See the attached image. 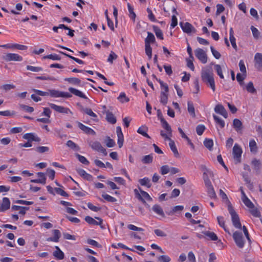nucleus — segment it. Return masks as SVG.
I'll return each instance as SVG.
<instances>
[{
    "label": "nucleus",
    "mask_w": 262,
    "mask_h": 262,
    "mask_svg": "<svg viewBox=\"0 0 262 262\" xmlns=\"http://www.w3.org/2000/svg\"><path fill=\"white\" fill-rule=\"evenodd\" d=\"M161 91L163 92L164 94H168V86L166 83H160Z\"/></svg>",
    "instance_id": "obj_62"
},
{
    "label": "nucleus",
    "mask_w": 262,
    "mask_h": 262,
    "mask_svg": "<svg viewBox=\"0 0 262 262\" xmlns=\"http://www.w3.org/2000/svg\"><path fill=\"white\" fill-rule=\"evenodd\" d=\"M255 66L258 70L262 69V54L257 53L254 56Z\"/></svg>",
    "instance_id": "obj_15"
},
{
    "label": "nucleus",
    "mask_w": 262,
    "mask_h": 262,
    "mask_svg": "<svg viewBox=\"0 0 262 262\" xmlns=\"http://www.w3.org/2000/svg\"><path fill=\"white\" fill-rule=\"evenodd\" d=\"M187 105H188V111L189 113L190 114V115L192 117H195V110L193 106V104L192 102L191 101H188L187 102Z\"/></svg>",
    "instance_id": "obj_37"
},
{
    "label": "nucleus",
    "mask_w": 262,
    "mask_h": 262,
    "mask_svg": "<svg viewBox=\"0 0 262 262\" xmlns=\"http://www.w3.org/2000/svg\"><path fill=\"white\" fill-rule=\"evenodd\" d=\"M147 12L148 13V17L149 19L152 22H155L156 21V19L155 17V15L152 13L151 10L149 8H147Z\"/></svg>",
    "instance_id": "obj_61"
},
{
    "label": "nucleus",
    "mask_w": 262,
    "mask_h": 262,
    "mask_svg": "<svg viewBox=\"0 0 262 262\" xmlns=\"http://www.w3.org/2000/svg\"><path fill=\"white\" fill-rule=\"evenodd\" d=\"M161 124L162 127L166 130L168 135L172 136V129L170 126L164 119H161Z\"/></svg>",
    "instance_id": "obj_27"
},
{
    "label": "nucleus",
    "mask_w": 262,
    "mask_h": 262,
    "mask_svg": "<svg viewBox=\"0 0 262 262\" xmlns=\"http://www.w3.org/2000/svg\"><path fill=\"white\" fill-rule=\"evenodd\" d=\"M102 196L104 199L110 202H115L117 201L115 198L107 194H102Z\"/></svg>",
    "instance_id": "obj_58"
},
{
    "label": "nucleus",
    "mask_w": 262,
    "mask_h": 262,
    "mask_svg": "<svg viewBox=\"0 0 262 262\" xmlns=\"http://www.w3.org/2000/svg\"><path fill=\"white\" fill-rule=\"evenodd\" d=\"M180 26L183 31L187 34L195 33L196 31L195 28L193 27V26L188 22H181L180 23Z\"/></svg>",
    "instance_id": "obj_10"
},
{
    "label": "nucleus",
    "mask_w": 262,
    "mask_h": 262,
    "mask_svg": "<svg viewBox=\"0 0 262 262\" xmlns=\"http://www.w3.org/2000/svg\"><path fill=\"white\" fill-rule=\"evenodd\" d=\"M158 260L161 262H169L171 259L167 255H161L158 257Z\"/></svg>",
    "instance_id": "obj_64"
},
{
    "label": "nucleus",
    "mask_w": 262,
    "mask_h": 262,
    "mask_svg": "<svg viewBox=\"0 0 262 262\" xmlns=\"http://www.w3.org/2000/svg\"><path fill=\"white\" fill-rule=\"evenodd\" d=\"M200 86L198 83H193V84L191 86V91L194 94H197L199 91Z\"/></svg>",
    "instance_id": "obj_60"
},
{
    "label": "nucleus",
    "mask_w": 262,
    "mask_h": 262,
    "mask_svg": "<svg viewBox=\"0 0 262 262\" xmlns=\"http://www.w3.org/2000/svg\"><path fill=\"white\" fill-rule=\"evenodd\" d=\"M252 164L254 169L258 173L259 172V170L261 167V163L259 160L254 159L252 161Z\"/></svg>",
    "instance_id": "obj_34"
},
{
    "label": "nucleus",
    "mask_w": 262,
    "mask_h": 262,
    "mask_svg": "<svg viewBox=\"0 0 262 262\" xmlns=\"http://www.w3.org/2000/svg\"><path fill=\"white\" fill-rule=\"evenodd\" d=\"M204 146L207 148L209 150H211L213 143L211 139H206L204 141Z\"/></svg>",
    "instance_id": "obj_47"
},
{
    "label": "nucleus",
    "mask_w": 262,
    "mask_h": 262,
    "mask_svg": "<svg viewBox=\"0 0 262 262\" xmlns=\"http://www.w3.org/2000/svg\"><path fill=\"white\" fill-rule=\"evenodd\" d=\"M78 126L82 130H83V132H84L86 133L89 134V133L94 132L92 129H91V128H90L89 127L85 126L84 125H83V124H82L80 122H78Z\"/></svg>",
    "instance_id": "obj_42"
},
{
    "label": "nucleus",
    "mask_w": 262,
    "mask_h": 262,
    "mask_svg": "<svg viewBox=\"0 0 262 262\" xmlns=\"http://www.w3.org/2000/svg\"><path fill=\"white\" fill-rule=\"evenodd\" d=\"M206 172H204L203 176H204V180L205 186L206 187L207 189L212 187V185L211 184V182L209 179L208 177L207 176H205L206 175Z\"/></svg>",
    "instance_id": "obj_49"
},
{
    "label": "nucleus",
    "mask_w": 262,
    "mask_h": 262,
    "mask_svg": "<svg viewBox=\"0 0 262 262\" xmlns=\"http://www.w3.org/2000/svg\"><path fill=\"white\" fill-rule=\"evenodd\" d=\"M251 30L252 32L253 37L255 38H258L259 37L260 33H259V31L257 30V29H256L255 27H254L253 26H252L251 27Z\"/></svg>",
    "instance_id": "obj_63"
},
{
    "label": "nucleus",
    "mask_w": 262,
    "mask_h": 262,
    "mask_svg": "<svg viewBox=\"0 0 262 262\" xmlns=\"http://www.w3.org/2000/svg\"><path fill=\"white\" fill-rule=\"evenodd\" d=\"M202 77L204 82H214L213 74L208 69L204 68L202 69Z\"/></svg>",
    "instance_id": "obj_9"
},
{
    "label": "nucleus",
    "mask_w": 262,
    "mask_h": 262,
    "mask_svg": "<svg viewBox=\"0 0 262 262\" xmlns=\"http://www.w3.org/2000/svg\"><path fill=\"white\" fill-rule=\"evenodd\" d=\"M242 201L244 203V204L249 208H252L254 207V204L253 203L248 199V198L245 197L244 199H242Z\"/></svg>",
    "instance_id": "obj_50"
},
{
    "label": "nucleus",
    "mask_w": 262,
    "mask_h": 262,
    "mask_svg": "<svg viewBox=\"0 0 262 262\" xmlns=\"http://www.w3.org/2000/svg\"><path fill=\"white\" fill-rule=\"evenodd\" d=\"M184 209V206L182 205H178L173 207L172 209L167 212L169 215H172L176 212H181Z\"/></svg>",
    "instance_id": "obj_31"
},
{
    "label": "nucleus",
    "mask_w": 262,
    "mask_h": 262,
    "mask_svg": "<svg viewBox=\"0 0 262 262\" xmlns=\"http://www.w3.org/2000/svg\"><path fill=\"white\" fill-rule=\"evenodd\" d=\"M148 130V127L146 126H142L140 127L138 130L137 133L142 135L143 136L146 137L147 138H150L149 135L147 134V132Z\"/></svg>",
    "instance_id": "obj_29"
},
{
    "label": "nucleus",
    "mask_w": 262,
    "mask_h": 262,
    "mask_svg": "<svg viewBox=\"0 0 262 262\" xmlns=\"http://www.w3.org/2000/svg\"><path fill=\"white\" fill-rule=\"evenodd\" d=\"M66 145L75 151H78L80 149L79 147L71 140L68 141L66 143Z\"/></svg>",
    "instance_id": "obj_41"
},
{
    "label": "nucleus",
    "mask_w": 262,
    "mask_h": 262,
    "mask_svg": "<svg viewBox=\"0 0 262 262\" xmlns=\"http://www.w3.org/2000/svg\"><path fill=\"white\" fill-rule=\"evenodd\" d=\"M69 91L70 92V93L72 95V94H73L76 96L79 97H80L81 98H83L84 99H88V97L82 92H81L80 91H79L75 88H74L72 87H70L69 88Z\"/></svg>",
    "instance_id": "obj_18"
},
{
    "label": "nucleus",
    "mask_w": 262,
    "mask_h": 262,
    "mask_svg": "<svg viewBox=\"0 0 262 262\" xmlns=\"http://www.w3.org/2000/svg\"><path fill=\"white\" fill-rule=\"evenodd\" d=\"M238 65L241 72L237 74L236 80L238 82H243L247 76L246 68L243 60L239 61Z\"/></svg>",
    "instance_id": "obj_3"
},
{
    "label": "nucleus",
    "mask_w": 262,
    "mask_h": 262,
    "mask_svg": "<svg viewBox=\"0 0 262 262\" xmlns=\"http://www.w3.org/2000/svg\"><path fill=\"white\" fill-rule=\"evenodd\" d=\"M50 96L52 98H62L68 99L71 98L72 95L69 92L59 91L55 89L49 90Z\"/></svg>",
    "instance_id": "obj_2"
},
{
    "label": "nucleus",
    "mask_w": 262,
    "mask_h": 262,
    "mask_svg": "<svg viewBox=\"0 0 262 262\" xmlns=\"http://www.w3.org/2000/svg\"><path fill=\"white\" fill-rule=\"evenodd\" d=\"M152 156L151 155H148L144 156L142 159V162L144 164H149L152 162Z\"/></svg>",
    "instance_id": "obj_46"
},
{
    "label": "nucleus",
    "mask_w": 262,
    "mask_h": 262,
    "mask_svg": "<svg viewBox=\"0 0 262 262\" xmlns=\"http://www.w3.org/2000/svg\"><path fill=\"white\" fill-rule=\"evenodd\" d=\"M54 236L51 237L47 238V241L48 242H58L59 239L61 236V233L59 230L55 229L52 231Z\"/></svg>",
    "instance_id": "obj_19"
},
{
    "label": "nucleus",
    "mask_w": 262,
    "mask_h": 262,
    "mask_svg": "<svg viewBox=\"0 0 262 262\" xmlns=\"http://www.w3.org/2000/svg\"><path fill=\"white\" fill-rule=\"evenodd\" d=\"M249 209L250 212L254 216H255V217H259L260 216V212L254 206L252 208H250Z\"/></svg>",
    "instance_id": "obj_52"
},
{
    "label": "nucleus",
    "mask_w": 262,
    "mask_h": 262,
    "mask_svg": "<svg viewBox=\"0 0 262 262\" xmlns=\"http://www.w3.org/2000/svg\"><path fill=\"white\" fill-rule=\"evenodd\" d=\"M196 57L203 64L207 62L208 57L206 51L201 48H197L194 50Z\"/></svg>",
    "instance_id": "obj_6"
},
{
    "label": "nucleus",
    "mask_w": 262,
    "mask_h": 262,
    "mask_svg": "<svg viewBox=\"0 0 262 262\" xmlns=\"http://www.w3.org/2000/svg\"><path fill=\"white\" fill-rule=\"evenodd\" d=\"M249 147L251 152L256 153L257 151V144L254 140L251 139L250 140Z\"/></svg>",
    "instance_id": "obj_39"
},
{
    "label": "nucleus",
    "mask_w": 262,
    "mask_h": 262,
    "mask_svg": "<svg viewBox=\"0 0 262 262\" xmlns=\"http://www.w3.org/2000/svg\"><path fill=\"white\" fill-rule=\"evenodd\" d=\"M127 8L129 12V17L132 20H133V21H135L136 15L134 11V8L131 6V5L129 3L127 4Z\"/></svg>",
    "instance_id": "obj_38"
},
{
    "label": "nucleus",
    "mask_w": 262,
    "mask_h": 262,
    "mask_svg": "<svg viewBox=\"0 0 262 262\" xmlns=\"http://www.w3.org/2000/svg\"><path fill=\"white\" fill-rule=\"evenodd\" d=\"M205 129V127L203 125H199L196 127V132L198 135L201 136L203 134Z\"/></svg>",
    "instance_id": "obj_59"
},
{
    "label": "nucleus",
    "mask_w": 262,
    "mask_h": 262,
    "mask_svg": "<svg viewBox=\"0 0 262 262\" xmlns=\"http://www.w3.org/2000/svg\"><path fill=\"white\" fill-rule=\"evenodd\" d=\"M76 157L77 158L78 160L83 164L88 165L89 162L88 160L83 156H81L78 154H76Z\"/></svg>",
    "instance_id": "obj_53"
},
{
    "label": "nucleus",
    "mask_w": 262,
    "mask_h": 262,
    "mask_svg": "<svg viewBox=\"0 0 262 262\" xmlns=\"http://www.w3.org/2000/svg\"><path fill=\"white\" fill-rule=\"evenodd\" d=\"M26 69L28 71L33 72H40L42 71V68L40 67H35L32 66H27Z\"/></svg>",
    "instance_id": "obj_43"
},
{
    "label": "nucleus",
    "mask_w": 262,
    "mask_h": 262,
    "mask_svg": "<svg viewBox=\"0 0 262 262\" xmlns=\"http://www.w3.org/2000/svg\"><path fill=\"white\" fill-rule=\"evenodd\" d=\"M81 110L90 116L93 117L94 120H97V116L95 114L91 108L82 107Z\"/></svg>",
    "instance_id": "obj_33"
},
{
    "label": "nucleus",
    "mask_w": 262,
    "mask_h": 262,
    "mask_svg": "<svg viewBox=\"0 0 262 262\" xmlns=\"http://www.w3.org/2000/svg\"><path fill=\"white\" fill-rule=\"evenodd\" d=\"M207 193L211 199H215L216 197V193L213 189V187L209 188L207 189Z\"/></svg>",
    "instance_id": "obj_57"
},
{
    "label": "nucleus",
    "mask_w": 262,
    "mask_h": 262,
    "mask_svg": "<svg viewBox=\"0 0 262 262\" xmlns=\"http://www.w3.org/2000/svg\"><path fill=\"white\" fill-rule=\"evenodd\" d=\"M154 31L155 34L158 38L161 40L163 39V32L160 29L158 28H155L154 29Z\"/></svg>",
    "instance_id": "obj_55"
},
{
    "label": "nucleus",
    "mask_w": 262,
    "mask_h": 262,
    "mask_svg": "<svg viewBox=\"0 0 262 262\" xmlns=\"http://www.w3.org/2000/svg\"><path fill=\"white\" fill-rule=\"evenodd\" d=\"M228 210L231 216L233 226L236 228L241 229L242 228V225L239 221V216L230 203L228 205Z\"/></svg>",
    "instance_id": "obj_1"
},
{
    "label": "nucleus",
    "mask_w": 262,
    "mask_h": 262,
    "mask_svg": "<svg viewBox=\"0 0 262 262\" xmlns=\"http://www.w3.org/2000/svg\"><path fill=\"white\" fill-rule=\"evenodd\" d=\"M2 59L6 62L10 61H21L23 59V57L16 53H7L3 55L2 57Z\"/></svg>",
    "instance_id": "obj_4"
},
{
    "label": "nucleus",
    "mask_w": 262,
    "mask_h": 262,
    "mask_svg": "<svg viewBox=\"0 0 262 262\" xmlns=\"http://www.w3.org/2000/svg\"><path fill=\"white\" fill-rule=\"evenodd\" d=\"M243 89H246L247 91L250 93H254L256 92V90L253 86V83H248L246 84V83H239Z\"/></svg>",
    "instance_id": "obj_21"
},
{
    "label": "nucleus",
    "mask_w": 262,
    "mask_h": 262,
    "mask_svg": "<svg viewBox=\"0 0 262 262\" xmlns=\"http://www.w3.org/2000/svg\"><path fill=\"white\" fill-rule=\"evenodd\" d=\"M152 210L155 213H156L158 215H159L162 217L165 216V214H164V211L163 210V209L159 205H158V204L154 205L152 207Z\"/></svg>",
    "instance_id": "obj_25"
},
{
    "label": "nucleus",
    "mask_w": 262,
    "mask_h": 262,
    "mask_svg": "<svg viewBox=\"0 0 262 262\" xmlns=\"http://www.w3.org/2000/svg\"><path fill=\"white\" fill-rule=\"evenodd\" d=\"M23 138L24 139L27 140L28 141H35V142H39L40 141V139L36 136L34 133H27L24 135Z\"/></svg>",
    "instance_id": "obj_17"
},
{
    "label": "nucleus",
    "mask_w": 262,
    "mask_h": 262,
    "mask_svg": "<svg viewBox=\"0 0 262 262\" xmlns=\"http://www.w3.org/2000/svg\"><path fill=\"white\" fill-rule=\"evenodd\" d=\"M242 154V148L237 144H235L233 148V155L236 163L241 162Z\"/></svg>",
    "instance_id": "obj_13"
},
{
    "label": "nucleus",
    "mask_w": 262,
    "mask_h": 262,
    "mask_svg": "<svg viewBox=\"0 0 262 262\" xmlns=\"http://www.w3.org/2000/svg\"><path fill=\"white\" fill-rule=\"evenodd\" d=\"M139 182L141 185L146 186L147 188H150L151 186L150 180L147 177L140 179Z\"/></svg>",
    "instance_id": "obj_32"
},
{
    "label": "nucleus",
    "mask_w": 262,
    "mask_h": 262,
    "mask_svg": "<svg viewBox=\"0 0 262 262\" xmlns=\"http://www.w3.org/2000/svg\"><path fill=\"white\" fill-rule=\"evenodd\" d=\"M155 41V37L154 35L150 32H148L147 36L145 40V45H150V43H153Z\"/></svg>",
    "instance_id": "obj_36"
},
{
    "label": "nucleus",
    "mask_w": 262,
    "mask_h": 262,
    "mask_svg": "<svg viewBox=\"0 0 262 262\" xmlns=\"http://www.w3.org/2000/svg\"><path fill=\"white\" fill-rule=\"evenodd\" d=\"M233 126L236 131L238 132L242 129V123L239 119H234L233 121Z\"/></svg>",
    "instance_id": "obj_28"
},
{
    "label": "nucleus",
    "mask_w": 262,
    "mask_h": 262,
    "mask_svg": "<svg viewBox=\"0 0 262 262\" xmlns=\"http://www.w3.org/2000/svg\"><path fill=\"white\" fill-rule=\"evenodd\" d=\"M214 111L216 113L221 114L225 118H227L228 117V113L225 108L222 104L216 105L214 108Z\"/></svg>",
    "instance_id": "obj_20"
},
{
    "label": "nucleus",
    "mask_w": 262,
    "mask_h": 262,
    "mask_svg": "<svg viewBox=\"0 0 262 262\" xmlns=\"http://www.w3.org/2000/svg\"><path fill=\"white\" fill-rule=\"evenodd\" d=\"M205 235L208 237L212 241H216L217 239V236L213 232L210 231H204L202 232Z\"/></svg>",
    "instance_id": "obj_40"
},
{
    "label": "nucleus",
    "mask_w": 262,
    "mask_h": 262,
    "mask_svg": "<svg viewBox=\"0 0 262 262\" xmlns=\"http://www.w3.org/2000/svg\"><path fill=\"white\" fill-rule=\"evenodd\" d=\"M77 171L78 173L84 179L90 181L92 180V176L86 173L84 170L82 169H77Z\"/></svg>",
    "instance_id": "obj_24"
},
{
    "label": "nucleus",
    "mask_w": 262,
    "mask_h": 262,
    "mask_svg": "<svg viewBox=\"0 0 262 262\" xmlns=\"http://www.w3.org/2000/svg\"><path fill=\"white\" fill-rule=\"evenodd\" d=\"M194 60V58L192 57V58L190 57H189L186 59L187 61V67L192 71H194V67L193 65V61Z\"/></svg>",
    "instance_id": "obj_54"
},
{
    "label": "nucleus",
    "mask_w": 262,
    "mask_h": 262,
    "mask_svg": "<svg viewBox=\"0 0 262 262\" xmlns=\"http://www.w3.org/2000/svg\"><path fill=\"white\" fill-rule=\"evenodd\" d=\"M95 219L98 220V222L96 221V220H95L94 219L92 218V217H91L90 216H85V222H86L88 224H89L90 225L101 226L103 223L102 219L100 217H95Z\"/></svg>",
    "instance_id": "obj_14"
},
{
    "label": "nucleus",
    "mask_w": 262,
    "mask_h": 262,
    "mask_svg": "<svg viewBox=\"0 0 262 262\" xmlns=\"http://www.w3.org/2000/svg\"><path fill=\"white\" fill-rule=\"evenodd\" d=\"M118 100L121 103H126L129 101V99L127 97L125 93L121 92L119 96L117 97Z\"/></svg>",
    "instance_id": "obj_35"
},
{
    "label": "nucleus",
    "mask_w": 262,
    "mask_h": 262,
    "mask_svg": "<svg viewBox=\"0 0 262 262\" xmlns=\"http://www.w3.org/2000/svg\"><path fill=\"white\" fill-rule=\"evenodd\" d=\"M169 146L176 157H179V154L177 150L174 142L171 139L169 140Z\"/></svg>",
    "instance_id": "obj_26"
},
{
    "label": "nucleus",
    "mask_w": 262,
    "mask_h": 262,
    "mask_svg": "<svg viewBox=\"0 0 262 262\" xmlns=\"http://www.w3.org/2000/svg\"><path fill=\"white\" fill-rule=\"evenodd\" d=\"M169 171L170 167H169V166L167 165L162 166L160 169V172L163 175L168 173V172H169Z\"/></svg>",
    "instance_id": "obj_56"
},
{
    "label": "nucleus",
    "mask_w": 262,
    "mask_h": 262,
    "mask_svg": "<svg viewBox=\"0 0 262 262\" xmlns=\"http://www.w3.org/2000/svg\"><path fill=\"white\" fill-rule=\"evenodd\" d=\"M89 145L93 150L102 153L104 156L107 155V153L106 149L103 147L100 142L91 141L89 143Z\"/></svg>",
    "instance_id": "obj_7"
},
{
    "label": "nucleus",
    "mask_w": 262,
    "mask_h": 262,
    "mask_svg": "<svg viewBox=\"0 0 262 262\" xmlns=\"http://www.w3.org/2000/svg\"><path fill=\"white\" fill-rule=\"evenodd\" d=\"M38 177L40 179H35V180H31V182L32 183H41L42 184H46V178L45 174L43 172H38L37 173Z\"/></svg>",
    "instance_id": "obj_23"
},
{
    "label": "nucleus",
    "mask_w": 262,
    "mask_h": 262,
    "mask_svg": "<svg viewBox=\"0 0 262 262\" xmlns=\"http://www.w3.org/2000/svg\"><path fill=\"white\" fill-rule=\"evenodd\" d=\"M0 47L5 49H16L19 50H26L28 49L27 46L17 43H7L5 45H0Z\"/></svg>",
    "instance_id": "obj_12"
},
{
    "label": "nucleus",
    "mask_w": 262,
    "mask_h": 262,
    "mask_svg": "<svg viewBox=\"0 0 262 262\" xmlns=\"http://www.w3.org/2000/svg\"><path fill=\"white\" fill-rule=\"evenodd\" d=\"M213 117L215 121L220 125L221 128L224 127L225 125V123L223 120H222L221 118L216 116L215 115H213Z\"/></svg>",
    "instance_id": "obj_48"
},
{
    "label": "nucleus",
    "mask_w": 262,
    "mask_h": 262,
    "mask_svg": "<svg viewBox=\"0 0 262 262\" xmlns=\"http://www.w3.org/2000/svg\"><path fill=\"white\" fill-rule=\"evenodd\" d=\"M56 250L53 253V256L57 259L61 260L64 258V254L58 246H55Z\"/></svg>",
    "instance_id": "obj_22"
},
{
    "label": "nucleus",
    "mask_w": 262,
    "mask_h": 262,
    "mask_svg": "<svg viewBox=\"0 0 262 262\" xmlns=\"http://www.w3.org/2000/svg\"><path fill=\"white\" fill-rule=\"evenodd\" d=\"M233 238L236 245L239 248L244 247L245 243L243 241V235L241 232L238 231L235 232L233 234Z\"/></svg>",
    "instance_id": "obj_11"
},
{
    "label": "nucleus",
    "mask_w": 262,
    "mask_h": 262,
    "mask_svg": "<svg viewBox=\"0 0 262 262\" xmlns=\"http://www.w3.org/2000/svg\"><path fill=\"white\" fill-rule=\"evenodd\" d=\"M43 59H50L53 60H59L61 59V57L59 56V55L56 54H51L50 55L45 56L43 57Z\"/></svg>",
    "instance_id": "obj_45"
},
{
    "label": "nucleus",
    "mask_w": 262,
    "mask_h": 262,
    "mask_svg": "<svg viewBox=\"0 0 262 262\" xmlns=\"http://www.w3.org/2000/svg\"><path fill=\"white\" fill-rule=\"evenodd\" d=\"M145 50L146 55L148 56L149 59H151L152 57V48L150 45L145 44Z\"/></svg>",
    "instance_id": "obj_44"
},
{
    "label": "nucleus",
    "mask_w": 262,
    "mask_h": 262,
    "mask_svg": "<svg viewBox=\"0 0 262 262\" xmlns=\"http://www.w3.org/2000/svg\"><path fill=\"white\" fill-rule=\"evenodd\" d=\"M106 119L108 122L112 124H115L116 122V117L112 113L109 111L106 113Z\"/></svg>",
    "instance_id": "obj_30"
},
{
    "label": "nucleus",
    "mask_w": 262,
    "mask_h": 262,
    "mask_svg": "<svg viewBox=\"0 0 262 262\" xmlns=\"http://www.w3.org/2000/svg\"><path fill=\"white\" fill-rule=\"evenodd\" d=\"M140 191V193L139 192V191L135 189H134V193L135 196L139 200L142 201L143 203H145V201L144 200L146 199L147 201H152V198L150 197V196L149 195V194L141 190L140 188L139 189Z\"/></svg>",
    "instance_id": "obj_5"
},
{
    "label": "nucleus",
    "mask_w": 262,
    "mask_h": 262,
    "mask_svg": "<svg viewBox=\"0 0 262 262\" xmlns=\"http://www.w3.org/2000/svg\"><path fill=\"white\" fill-rule=\"evenodd\" d=\"M10 207V201L8 198H4L3 202L0 204V212H4L9 209Z\"/></svg>",
    "instance_id": "obj_16"
},
{
    "label": "nucleus",
    "mask_w": 262,
    "mask_h": 262,
    "mask_svg": "<svg viewBox=\"0 0 262 262\" xmlns=\"http://www.w3.org/2000/svg\"><path fill=\"white\" fill-rule=\"evenodd\" d=\"M168 94H164L163 92L160 94V102L164 105L167 103Z\"/></svg>",
    "instance_id": "obj_51"
},
{
    "label": "nucleus",
    "mask_w": 262,
    "mask_h": 262,
    "mask_svg": "<svg viewBox=\"0 0 262 262\" xmlns=\"http://www.w3.org/2000/svg\"><path fill=\"white\" fill-rule=\"evenodd\" d=\"M49 105L51 108L53 109L54 110L58 113L65 114H70L71 115H73V112L67 107L57 105L56 104L51 103H49Z\"/></svg>",
    "instance_id": "obj_8"
}]
</instances>
